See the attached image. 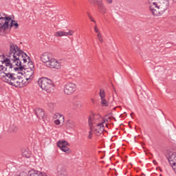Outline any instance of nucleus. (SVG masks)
<instances>
[{
    "label": "nucleus",
    "instance_id": "4c0bfd02",
    "mask_svg": "<svg viewBox=\"0 0 176 176\" xmlns=\"http://www.w3.org/2000/svg\"><path fill=\"white\" fill-rule=\"evenodd\" d=\"M140 98H141L142 100H144V98H142V97H140Z\"/></svg>",
    "mask_w": 176,
    "mask_h": 176
},
{
    "label": "nucleus",
    "instance_id": "4468645a",
    "mask_svg": "<svg viewBox=\"0 0 176 176\" xmlns=\"http://www.w3.org/2000/svg\"><path fill=\"white\" fill-rule=\"evenodd\" d=\"M53 56H52V54L50 52H44L41 56V60L42 63H44L45 65H47V63H49L50 60L52 59Z\"/></svg>",
    "mask_w": 176,
    "mask_h": 176
},
{
    "label": "nucleus",
    "instance_id": "4be33fe9",
    "mask_svg": "<svg viewBox=\"0 0 176 176\" xmlns=\"http://www.w3.org/2000/svg\"><path fill=\"white\" fill-rule=\"evenodd\" d=\"M10 21L11 23L10 24V29L12 28V27H15V28H19V23H17V21L12 20L11 18Z\"/></svg>",
    "mask_w": 176,
    "mask_h": 176
},
{
    "label": "nucleus",
    "instance_id": "b1692460",
    "mask_svg": "<svg viewBox=\"0 0 176 176\" xmlns=\"http://www.w3.org/2000/svg\"><path fill=\"white\" fill-rule=\"evenodd\" d=\"M5 69H6V67L0 65V78H2L3 76V73L5 72Z\"/></svg>",
    "mask_w": 176,
    "mask_h": 176
},
{
    "label": "nucleus",
    "instance_id": "1a4fd4ad",
    "mask_svg": "<svg viewBox=\"0 0 176 176\" xmlns=\"http://www.w3.org/2000/svg\"><path fill=\"white\" fill-rule=\"evenodd\" d=\"M45 65L48 68H53L55 69H60V68H61V63L54 58H51Z\"/></svg>",
    "mask_w": 176,
    "mask_h": 176
},
{
    "label": "nucleus",
    "instance_id": "72a5a7b5",
    "mask_svg": "<svg viewBox=\"0 0 176 176\" xmlns=\"http://www.w3.org/2000/svg\"><path fill=\"white\" fill-rule=\"evenodd\" d=\"M106 1L107 2V3H112L113 0H106Z\"/></svg>",
    "mask_w": 176,
    "mask_h": 176
},
{
    "label": "nucleus",
    "instance_id": "2f4dec72",
    "mask_svg": "<svg viewBox=\"0 0 176 176\" xmlns=\"http://www.w3.org/2000/svg\"><path fill=\"white\" fill-rule=\"evenodd\" d=\"M94 31L95 32H96V34H98V32H100V30H98V28H97V25L95 26Z\"/></svg>",
    "mask_w": 176,
    "mask_h": 176
},
{
    "label": "nucleus",
    "instance_id": "20e7f679",
    "mask_svg": "<svg viewBox=\"0 0 176 176\" xmlns=\"http://www.w3.org/2000/svg\"><path fill=\"white\" fill-rule=\"evenodd\" d=\"M38 86L47 93H53L54 91V84L52 80L43 77L38 80Z\"/></svg>",
    "mask_w": 176,
    "mask_h": 176
},
{
    "label": "nucleus",
    "instance_id": "5701e85b",
    "mask_svg": "<svg viewBox=\"0 0 176 176\" xmlns=\"http://www.w3.org/2000/svg\"><path fill=\"white\" fill-rule=\"evenodd\" d=\"M89 3L96 6V5H98V3L102 2V0H89Z\"/></svg>",
    "mask_w": 176,
    "mask_h": 176
},
{
    "label": "nucleus",
    "instance_id": "c9c22d12",
    "mask_svg": "<svg viewBox=\"0 0 176 176\" xmlns=\"http://www.w3.org/2000/svg\"><path fill=\"white\" fill-rule=\"evenodd\" d=\"M87 16H88L89 18L90 16H91V15L90 14L89 12H87Z\"/></svg>",
    "mask_w": 176,
    "mask_h": 176
},
{
    "label": "nucleus",
    "instance_id": "f704fd0d",
    "mask_svg": "<svg viewBox=\"0 0 176 176\" xmlns=\"http://www.w3.org/2000/svg\"><path fill=\"white\" fill-rule=\"evenodd\" d=\"M153 164H155V166H157V162H156V160H153Z\"/></svg>",
    "mask_w": 176,
    "mask_h": 176
},
{
    "label": "nucleus",
    "instance_id": "2eb2a0df",
    "mask_svg": "<svg viewBox=\"0 0 176 176\" xmlns=\"http://www.w3.org/2000/svg\"><path fill=\"white\" fill-rule=\"evenodd\" d=\"M34 113L39 120H43V119H45V111H43V109L36 108L34 110Z\"/></svg>",
    "mask_w": 176,
    "mask_h": 176
},
{
    "label": "nucleus",
    "instance_id": "f257e3e1",
    "mask_svg": "<svg viewBox=\"0 0 176 176\" xmlns=\"http://www.w3.org/2000/svg\"><path fill=\"white\" fill-rule=\"evenodd\" d=\"M14 68H16L14 65L6 68L1 78L3 82L10 85V86L19 88L24 87L25 86V80H24V78L13 73V71H15Z\"/></svg>",
    "mask_w": 176,
    "mask_h": 176
},
{
    "label": "nucleus",
    "instance_id": "a211bd4d",
    "mask_svg": "<svg viewBox=\"0 0 176 176\" xmlns=\"http://www.w3.org/2000/svg\"><path fill=\"white\" fill-rule=\"evenodd\" d=\"M97 6L99 13H101L102 14H105V13H107V8L104 3H102V1H100V3L97 4Z\"/></svg>",
    "mask_w": 176,
    "mask_h": 176
},
{
    "label": "nucleus",
    "instance_id": "6ab92c4d",
    "mask_svg": "<svg viewBox=\"0 0 176 176\" xmlns=\"http://www.w3.org/2000/svg\"><path fill=\"white\" fill-rule=\"evenodd\" d=\"M66 125L70 129H75V127H76V122H75L74 120H68L66 122Z\"/></svg>",
    "mask_w": 176,
    "mask_h": 176
},
{
    "label": "nucleus",
    "instance_id": "412c9836",
    "mask_svg": "<svg viewBox=\"0 0 176 176\" xmlns=\"http://www.w3.org/2000/svg\"><path fill=\"white\" fill-rule=\"evenodd\" d=\"M17 130H19L17 125H15L14 123H11L9 131H11V133H16Z\"/></svg>",
    "mask_w": 176,
    "mask_h": 176
},
{
    "label": "nucleus",
    "instance_id": "9d476101",
    "mask_svg": "<svg viewBox=\"0 0 176 176\" xmlns=\"http://www.w3.org/2000/svg\"><path fill=\"white\" fill-rule=\"evenodd\" d=\"M0 63H1V65L6 67V68H9L12 65H16L14 63L13 65V62L12 63V59H10V58H6L5 54L0 55Z\"/></svg>",
    "mask_w": 176,
    "mask_h": 176
},
{
    "label": "nucleus",
    "instance_id": "7ed1b4c3",
    "mask_svg": "<svg viewBox=\"0 0 176 176\" xmlns=\"http://www.w3.org/2000/svg\"><path fill=\"white\" fill-rule=\"evenodd\" d=\"M7 57L13 62V65H14L17 64L21 65V61L24 58H30V56L23 50L18 47L17 45L12 42L10 43V52L7 54Z\"/></svg>",
    "mask_w": 176,
    "mask_h": 176
},
{
    "label": "nucleus",
    "instance_id": "393cba45",
    "mask_svg": "<svg viewBox=\"0 0 176 176\" xmlns=\"http://www.w3.org/2000/svg\"><path fill=\"white\" fill-rule=\"evenodd\" d=\"M101 104L102 107H108L109 102L105 100V98H101Z\"/></svg>",
    "mask_w": 176,
    "mask_h": 176
},
{
    "label": "nucleus",
    "instance_id": "39448f33",
    "mask_svg": "<svg viewBox=\"0 0 176 176\" xmlns=\"http://www.w3.org/2000/svg\"><path fill=\"white\" fill-rule=\"evenodd\" d=\"M10 20H12L10 16L0 17V32L5 33L9 30Z\"/></svg>",
    "mask_w": 176,
    "mask_h": 176
},
{
    "label": "nucleus",
    "instance_id": "9b49d317",
    "mask_svg": "<svg viewBox=\"0 0 176 176\" xmlns=\"http://www.w3.org/2000/svg\"><path fill=\"white\" fill-rule=\"evenodd\" d=\"M67 146H69V143L65 140L58 141L57 143V146H58V148H60L63 152L69 153L71 150Z\"/></svg>",
    "mask_w": 176,
    "mask_h": 176
},
{
    "label": "nucleus",
    "instance_id": "dca6fc26",
    "mask_svg": "<svg viewBox=\"0 0 176 176\" xmlns=\"http://www.w3.org/2000/svg\"><path fill=\"white\" fill-rule=\"evenodd\" d=\"M168 160L172 168L175 167L176 166V153H169V157L168 158Z\"/></svg>",
    "mask_w": 176,
    "mask_h": 176
},
{
    "label": "nucleus",
    "instance_id": "423d86ee",
    "mask_svg": "<svg viewBox=\"0 0 176 176\" xmlns=\"http://www.w3.org/2000/svg\"><path fill=\"white\" fill-rule=\"evenodd\" d=\"M76 91V84L74 82H67L63 86V92L66 96H71Z\"/></svg>",
    "mask_w": 176,
    "mask_h": 176
},
{
    "label": "nucleus",
    "instance_id": "0eeeda50",
    "mask_svg": "<svg viewBox=\"0 0 176 176\" xmlns=\"http://www.w3.org/2000/svg\"><path fill=\"white\" fill-rule=\"evenodd\" d=\"M91 131H94V133H98L101 134L104 130H105V126H104V122H96L92 124V125H89Z\"/></svg>",
    "mask_w": 176,
    "mask_h": 176
},
{
    "label": "nucleus",
    "instance_id": "ddd939ff",
    "mask_svg": "<svg viewBox=\"0 0 176 176\" xmlns=\"http://www.w3.org/2000/svg\"><path fill=\"white\" fill-rule=\"evenodd\" d=\"M74 34V31L69 30V32L58 31L54 33V36L56 38H61V36H72Z\"/></svg>",
    "mask_w": 176,
    "mask_h": 176
},
{
    "label": "nucleus",
    "instance_id": "473e14b6",
    "mask_svg": "<svg viewBox=\"0 0 176 176\" xmlns=\"http://www.w3.org/2000/svg\"><path fill=\"white\" fill-rule=\"evenodd\" d=\"M89 20H91V21H92L93 23H96V20H94V19L93 18V16H89Z\"/></svg>",
    "mask_w": 176,
    "mask_h": 176
},
{
    "label": "nucleus",
    "instance_id": "7c9ffc66",
    "mask_svg": "<svg viewBox=\"0 0 176 176\" xmlns=\"http://www.w3.org/2000/svg\"><path fill=\"white\" fill-rule=\"evenodd\" d=\"M88 138H89V140H91V138H93V132H91V131H90L89 132Z\"/></svg>",
    "mask_w": 176,
    "mask_h": 176
},
{
    "label": "nucleus",
    "instance_id": "58836bf2",
    "mask_svg": "<svg viewBox=\"0 0 176 176\" xmlns=\"http://www.w3.org/2000/svg\"><path fill=\"white\" fill-rule=\"evenodd\" d=\"M0 17H3L2 15H1V14H0Z\"/></svg>",
    "mask_w": 176,
    "mask_h": 176
},
{
    "label": "nucleus",
    "instance_id": "bb28decb",
    "mask_svg": "<svg viewBox=\"0 0 176 176\" xmlns=\"http://www.w3.org/2000/svg\"><path fill=\"white\" fill-rule=\"evenodd\" d=\"M74 106L75 108L79 109L80 107H82V103L80 101H76L74 102Z\"/></svg>",
    "mask_w": 176,
    "mask_h": 176
},
{
    "label": "nucleus",
    "instance_id": "f3484780",
    "mask_svg": "<svg viewBox=\"0 0 176 176\" xmlns=\"http://www.w3.org/2000/svg\"><path fill=\"white\" fill-rule=\"evenodd\" d=\"M54 119H57L54 121L55 124L58 126L60 124V122L63 120L64 122V116L61 115L60 113H56L54 115Z\"/></svg>",
    "mask_w": 176,
    "mask_h": 176
},
{
    "label": "nucleus",
    "instance_id": "f03ea898",
    "mask_svg": "<svg viewBox=\"0 0 176 176\" xmlns=\"http://www.w3.org/2000/svg\"><path fill=\"white\" fill-rule=\"evenodd\" d=\"M17 67L14 68L15 71H18L17 74L23 75V73H20L21 71H24L25 78L23 80L25 82V85L31 82L32 79H34V74L35 72V66L34 62L31 61V58H25L20 63L15 65Z\"/></svg>",
    "mask_w": 176,
    "mask_h": 176
},
{
    "label": "nucleus",
    "instance_id": "cd10ccee",
    "mask_svg": "<svg viewBox=\"0 0 176 176\" xmlns=\"http://www.w3.org/2000/svg\"><path fill=\"white\" fill-rule=\"evenodd\" d=\"M173 46H174V43L171 42L166 43L165 44V47H166V49H170V47H173Z\"/></svg>",
    "mask_w": 176,
    "mask_h": 176
},
{
    "label": "nucleus",
    "instance_id": "e433bc0d",
    "mask_svg": "<svg viewBox=\"0 0 176 176\" xmlns=\"http://www.w3.org/2000/svg\"><path fill=\"white\" fill-rule=\"evenodd\" d=\"M3 16H3V17H8L7 15H6V14H3Z\"/></svg>",
    "mask_w": 176,
    "mask_h": 176
},
{
    "label": "nucleus",
    "instance_id": "c85d7f7f",
    "mask_svg": "<svg viewBox=\"0 0 176 176\" xmlns=\"http://www.w3.org/2000/svg\"><path fill=\"white\" fill-rule=\"evenodd\" d=\"M109 120H111V117H109L108 116H105L103 119V121L101 122L100 123H105L107 122H109Z\"/></svg>",
    "mask_w": 176,
    "mask_h": 176
},
{
    "label": "nucleus",
    "instance_id": "f8f14e48",
    "mask_svg": "<svg viewBox=\"0 0 176 176\" xmlns=\"http://www.w3.org/2000/svg\"><path fill=\"white\" fill-rule=\"evenodd\" d=\"M58 176H68V172L67 171V167L64 164H59L56 168Z\"/></svg>",
    "mask_w": 176,
    "mask_h": 176
},
{
    "label": "nucleus",
    "instance_id": "c756f323",
    "mask_svg": "<svg viewBox=\"0 0 176 176\" xmlns=\"http://www.w3.org/2000/svg\"><path fill=\"white\" fill-rule=\"evenodd\" d=\"M97 37H98L99 42H101V43H102V42H104V40L102 39V36H101L100 33H98Z\"/></svg>",
    "mask_w": 176,
    "mask_h": 176
},
{
    "label": "nucleus",
    "instance_id": "a878e982",
    "mask_svg": "<svg viewBox=\"0 0 176 176\" xmlns=\"http://www.w3.org/2000/svg\"><path fill=\"white\" fill-rule=\"evenodd\" d=\"M99 96L100 97V99L101 98H105V90H104V89H100V92H99Z\"/></svg>",
    "mask_w": 176,
    "mask_h": 176
},
{
    "label": "nucleus",
    "instance_id": "aec40b11",
    "mask_svg": "<svg viewBox=\"0 0 176 176\" xmlns=\"http://www.w3.org/2000/svg\"><path fill=\"white\" fill-rule=\"evenodd\" d=\"M22 156L28 159V157H31V151L28 148L23 150Z\"/></svg>",
    "mask_w": 176,
    "mask_h": 176
},
{
    "label": "nucleus",
    "instance_id": "ea45409f",
    "mask_svg": "<svg viewBox=\"0 0 176 176\" xmlns=\"http://www.w3.org/2000/svg\"><path fill=\"white\" fill-rule=\"evenodd\" d=\"M131 115H133V113H131Z\"/></svg>",
    "mask_w": 176,
    "mask_h": 176
},
{
    "label": "nucleus",
    "instance_id": "6e6552de",
    "mask_svg": "<svg viewBox=\"0 0 176 176\" xmlns=\"http://www.w3.org/2000/svg\"><path fill=\"white\" fill-rule=\"evenodd\" d=\"M101 120H102V118L100 114L91 113L88 119L89 126H93L95 123H100Z\"/></svg>",
    "mask_w": 176,
    "mask_h": 176
}]
</instances>
